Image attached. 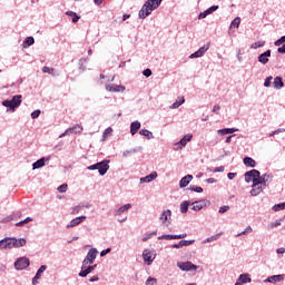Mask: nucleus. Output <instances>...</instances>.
I'll return each instance as SVG.
<instances>
[{
	"mask_svg": "<svg viewBox=\"0 0 285 285\" xmlns=\"http://www.w3.org/2000/svg\"><path fill=\"white\" fill-rule=\"evenodd\" d=\"M189 190H193L194 193H204V188L196 186H190Z\"/></svg>",
	"mask_w": 285,
	"mask_h": 285,
	"instance_id": "nucleus-57",
	"label": "nucleus"
},
{
	"mask_svg": "<svg viewBox=\"0 0 285 285\" xmlns=\"http://www.w3.org/2000/svg\"><path fill=\"white\" fill-rule=\"evenodd\" d=\"M273 86L276 90H282V88L284 87V80L282 79V77H276L274 79Z\"/></svg>",
	"mask_w": 285,
	"mask_h": 285,
	"instance_id": "nucleus-30",
	"label": "nucleus"
},
{
	"mask_svg": "<svg viewBox=\"0 0 285 285\" xmlns=\"http://www.w3.org/2000/svg\"><path fill=\"white\" fill-rule=\"evenodd\" d=\"M139 128H141V122L139 120H135L130 124V135L135 136L139 131Z\"/></svg>",
	"mask_w": 285,
	"mask_h": 285,
	"instance_id": "nucleus-24",
	"label": "nucleus"
},
{
	"mask_svg": "<svg viewBox=\"0 0 285 285\" xmlns=\"http://www.w3.org/2000/svg\"><path fill=\"white\" fill-rule=\"evenodd\" d=\"M250 233H253V227L247 226L243 232L236 234V237H242V235H250Z\"/></svg>",
	"mask_w": 285,
	"mask_h": 285,
	"instance_id": "nucleus-42",
	"label": "nucleus"
},
{
	"mask_svg": "<svg viewBox=\"0 0 285 285\" xmlns=\"http://www.w3.org/2000/svg\"><path fill=\"white\" fill-rule=\"evenodd\" d=\"M108 135H112V127H108L104 134H102V139L106 140L108 139Z\"/></svg>",
	"mask_w": 285,
	"mask_h": 285,
	"instance_id": "nucleus-47",
	"label": "nucleus"
},
{
	"mask_svg": "<svg viewBox=\"0 0 285 285\" xmlns=\"http://www.w3.org/2000/svg\"><path fill=\"white\" fill-rule=\"evenodd\" d=\"M274 213H279V210H285V203L276 204L272 207Z\"/></svg>",
	"mask_w": 285,
	"mask_h": 285,
	"instance_id": "nucleus-41",
	"label": "nucleus"
},
{
	"mask_svg": "<svg viewBox=\"0 0 285 285\" xmlns=\"http://www.w3.org/2000/svg\"><path fill=\"white\" fill-rule=\"evenodd\" d=\"M83 127L81 125H76L71 128H68L59 136V139H63V137L70 136V135H77L79 132H82Z\"/></svg>",
	"mask_w": 285,
	"mask_h": 285,
	"instance_id": "nucleus-8",
	"label": "nucleus"
},
{
	"mask_svg": "<svg viewBox=\"0 0 285 285\" xmlns=\"http://www.w3.org/2000/svg\"><path fill=\"white\" fill-rule=\"evenodd\" d=\"M30 222H32V217H27L26 219L17 223L16 226H24V224H30Z\"/></svg>",
	"mask_w": 285,
	"mask_h": 285,
	"instance_id": "nucleus-49",
	"label": "nucleus"
},
{
	"mask_svg": "<svg viewBox=\"0 0 285 285\" xmlns=\"http://www.w3.org/2000/svg\"><path fill=\"white\" fill-rule=\"evenodd\" d=\"M178 268H180V271H197V265L193 264L191 262H180L177 263Z\"/></svg>",
	"mask_w": 285,
	"mask_h": 285,
	"instance_id": "nucleus-12",
	"label": "nucleus"
},
{
	"mask_svg": "<svg viewBox=\"0 0 285 285\" xmlns=\"http://www.w3.org/2000/svg\"><path fill=\"white\" fill-rule=\"evenodd\" d=\"M191 210H196V212H199L202 210V208H204V203L202 202H194L191 203Z\"/></svg>",
	"mask_w": 285,
	"mask_h": 285,
	"instance_id": "nucleus-38",
	"label": "nucleus"
},
{
	"mask_svg": "<svg viewBox=\"0 0 285 285\" xmlns=\"http://www.w3.org/2000/svg\"><path fill=\"white\" fill-rule=\"evenodd\" d=\"M264 190V185H262L257 179H254V183L252 185V190L249 191L252 197H257V195H261Z\"/></svg>",
	"mask_w": 285,
	"mask_h": 285,
	"instance_id": "nucleus-10",
	"label": "nucleus"
},
{
	"mask_svg": "<svg viewBox=\"0 0 285 285\" xmlns=\"http://www.w3.org/2000/svg\"><path fill=\"white\" fill-rule=\"evenodd\" d=\"M266 45L265 41H257V42H254L250 48H253L254 50H257V48H264V46Z\"/></svg>",
	"mask_w": 285,
	"mask_h": 285,
	"instance_id": "nucleus-44",
	"label": "nucleus"
},
{
	"mask_svg": "<svg viewBox=\"0 0 285 285\" xmlns=\"http://www.w3.org/2000/svg\"><path fill=\"white\" fill-rule=\"evenodd\" d=\"M243 161H244L245 166H248L249 168H255V166L257 165L255 163V159H253L250 157H245Z\"/></svg>",
	"mask_w": 285,
	"mask_h": 285,
	"instance_id": "nucleus-36",
	"label": "nucleus"
},
{
	"mask_svg": "<svg viewBox=\"0 0 285 285\" xmlns=\"http://www.w3.org/2000/svg\"><path fill=\"white\" fill-rule=\"evenodd\" d=\"M95 268H97V264L95 265H89L87 267L83 268V265H81V271L79 272V277H88V275H90V273H92V271H95Z\"/></svg>",
	"mask_w": 285,
	"mask_h": 285,
	"instance_id": "nucleus-15",
	"label": "nucleus"
},
{
	"mask_svg": "<svg viewBox=\"0 0 285 285\" xmlns=\"http://www.w3.org/2000/svg\"><path fill=\"white\" fill-rule=\"evenodd\" d=\"M139 135H141L142 137H146V139H155V135H153V131L148 129H141L139 131Z\"/></svg>",
	"mask_w": 285,
	"mask_h": 285,
	"instance_id": "nucleus-33",
	"label": "nucleus"
},
{
	"mask_svg": "<svg viewBox=\"0 0 285 285\" xmlns=\"http://www.w3.org/2000/svg\"><path fill=\"white\" fill-rule=\"evenodd\" d=\"M47 268H48V266L41 265L35 276L38 277L39 279H41V275H43V273H46Z\"/></svg>",
	"mask_w": 285,
	"mask_h": 285,
	"instance_id": "nucleus-40",
	"label": "nucleus"
},
{
	"mask_svg": "<svg viewBox=\"0 0 285 285\" xmlns=\"http://www.w3.org/2000/svg\"><path fill=\"white\" fill-rule=\"evenodd\" d=\"M98 253H99V250H97V248L89 249L85 259L82 261V268L90 266V264H95Z\"/></svg>",
	"mask_w": 285,
	"mask_h": 285,
	"instance_id": "nucleus-4",
	"label": "nucleus"
},
{
	"mask_svg": "<svg viewBox=\"0 0 285 285\" xmlns=\"http://www.w3.org/2000/svg\"><path fill=\"white\" fill-rule=\"evenodd\" d=\"M229 210H230V206L224 205V206L219 207L218 213L220 215H224V213H228Z\"/></svg>",
	"mask_w": 285,
	"mask_h": 285,
	"instance_id": "nucleus-48",
	"label": "nucleus"
},
{
	"mask_svg": "<svg viewBox=\"0 0 285 285\" xmlns=\"http://www.w3.org/2000/svg\"><path fill=\"white\" fill-rule=\"evenodd\" d=\"M284 279V274L273 275L267 277L264 283L265 284H277V282H282Z\"/></svg>",
	"mask_w": 285,
	"mask_h": 285,
	"instance_id": "nucleus-18",
	"label": "nucleus"
},
{
	"mask_svg": "<svg viewBox=\"0 0 285 285\" xmlns=\"http://www.w3.org/2000/svg\"><path fill=\"white\" fill-rule=\"evenodd\" d=\"M158 239H166V240L175 239V235L165 234V235L159 236Z\"/></svg>",
	"mask_w": 285,
	"mask_h": 285,
	"instance_id": "nucleus-51",
	"label": "nucleus"
},
{
	"mask_svg": "<svg viewBox=\"0 0 285 285\" xmlns=\"http://www.w3.org/2000/svg\"><path fill=\"white\" fill-rule=\"evenodd\" d=\"M42 72H45L47 75H52L55 77V69H52L50 67H43Z\"/></svg>",
	"mask_w": 285,
	"mask_h": 285,
	"instance_id": "nucleus-52",
	"label": "nucleus"
},
{
	"mask_svg": "<svg viewBox=\"0 0 285 285\" xmlns=\"http://www.w3.org/2000/svg\"><path fill=\"white\" fill-rule=\"evenodd\" d=\"M83 210V207L81 206V203L72 208L71 214L72 215H79L80 212Z\"/></svg>",
	"mask_w": 285,
	"mask_h": 285,
	"instance_id": "nucleus-45",
	"label": "nucleus"
},
{
	"mask_svg": "<svg viewBox=\"0 0 285 285\" xmlns=\"http://www.w3.org/2000/svg\"><path fill=\"white\" fill-rule=\"evenodd\" d=\"M195 239L191 240H180L177 244L171 245V248H184V246H191Z\"/></svg>",
	"mask_w": 285,
	"mask_h": 285,
	"instance_id": "nucleus-27",
	"label": "nucleus"
},
{
	"mask_svg": "<svg viewBox=\"0 0 285 285\" xmlns=\"http://www.w3.org/2000/svg\"><path fill=\"white\" fill-rule=\"evenodd\" d=\"M105 88L108 92H125L126 91V87L121 86V85H106Z\"/></svg>",
	"mask_w": 285,
	"mask_h": 285,
	"instance_id": "nucleus-14",
	"label": "nucleus"
},
{
	"mask_svg": "<svg viewBox=\"0 0 285 285\" xmlns=\"http://www.w3.org/2000/svg\"><path fill=\"white\" fill-rule=\"evenodd\" d=\"M217 10H219V6H212L209 7L207 10L200 12L198 14V19H206V17H208V14H213V12H217Z\"/></svg>",
	"mask_w": 285,
	"mask_h": 285,
	"instance_id": "nucleus-16",
	"label": "nucleus"
},
{
	"mask_svg": "<svg viewBox=\"0 0 285 285\" xmlns=\"http://www.w3.org/2000/svg\"><path fill=\"white\" fill-rule=\"evenodd\" d=\"M58 193H66L68 190V184H62L57 188Z\"/></svg>",
	"mask_w": 285,
	"mask_h": 285,
	"instance_id": "nucleus-53",
	"label": "nucleus"
},
{
	"mask_svg": "<svg viewBox=\"0 0 285 285\" xmlns=\"http://www.w3.org/2000/svg\"><path fill=\"white\" fill-rule=\"evenodd\" d=\"M159 222L161 226H165V228H168V226L173 224V212L170 209L163 210L159 216Z\"/></svg>",
	"mask_w": 285,
	"mask_h": 285,
	"instance_id": "nucleus-3",
	"label": "nucleus"
},
{
	"mask_svg": "<svg viewBox=\"0 0 285 285\" xmlns=\"http://www.w3.org/2000/svg\"><path fill=\"white\" fill-rule=\"evenodd\" d=\"M271 179H273V175H271V174L262 175V173H261L258 176V179H256V180H258L259 184H262L264 186V188H266V184H268V181H271Z\"/></svg>",
	"mask_w": 285,
	"mask_h": 285,
	"instance_id": "nucleus-19",
	"label": "nucleus"
},
{
	"mask_svg": "<svg viewBox=\"0 0 285 285\" xmlns=\"http://www.w3.org/2000/svg\"><path fill=\"white\" fill-rule=\"evenodd\" d=\"M155 257H157V254L150 249H144L142 252V259L144 263L147 264V266H150L153 262H155Z\"/></svg>",
	"mask_w": 285,
	"mask_h": 285,
	"instance_id": "nucleus-7",
	"label": "nucleus"
},
{
	"mask_svg": "<svg viewBox=\"0 0 285 285\" xmlns=\"http://www.w3.org/2000/svg\"><path fill=\"white\" fill-rule=\"evenodd\" d=\"M154 235H157V232H153V233L146 234V235L141 238V242H148V239H153V236H154Z\"/></svg>",
	"mask_w": 285,
	"mask_h": 285,
	"instance_id": "nucleus-50",
	"label": "nucleus"
},
{
	"mask_svg": "<svg viewBox=\"0 0 285 285\" xmlns=\"http://www.w3.org/2000/svg\"><path fill=\"white\" fill-rule=\"evenodd\" d=\"M30 266V259L28 257H20L14 262L16 271H26Z\"/></svg>",
	"mask_w": 285,
	"mask_h": 285,
	"instance_id": "nucleus-6",
	"label": "nucleus"
},
{
	"mask_svg": "<svg viewBox=\"0 0 285 285\" xmlns=\"http://www.w3.org/2000/svg\"><path fill=\"white\" fill-rule=\"evenodd\" d=\"M239 23H242V18L237 17L232 21L230 28H239Z\"/></svg>",
	"mask_w": 285,
	"mask_h": 285,
	"instance_id": "nucleus-43",
	"label": "nucleus"
},
{
	"mask_svg": "<svg viewBox=\"0 0 285 285\" xmlns=\"http://www.w3.org/2000/svg\"><path fill=\"white\" fill-rule=\"evenodd\" d=\"M157 177V171H153L151 174L141 177L139 179L140 184H150V181H155V178Z\"/></svg>",
	"mask_w": 285,
	"mask_h": 285,
	"instance_id": "nucleus-20",
	"label": "nucleus"
},
{
	"mask_svg": "<svg viewBox=\"0 0 285 285\" xmlns=\"http://www.w3.org/2000/svg\"><path fill=\"white\" fill-rule=\"evenodd\" d=\"M189 141H193V134H187L179 140L183 148H186Z\"/></svg>",
	"mask_w": 285,
	"mask_h": 285,
	"instance_id": "nucleus-29",
	"label": "nucleus"
},
{
	"mask_svg": "<svg viewBox=\"0 0 285 285\" xmlns=\"http://www.w3.org/2000/svg\"><path fill=\"white\" fill-rule=\"evenodd\" d=\"M183 104H186V99L184 97H180L169 108H170V110H175V109L179 108V106H183Z\"/></svg>",
	"mask_w": 285,
	"mask_h": 285,
	"instance_id": "nucleus-32",
	"label": "nucleus"
},
{
	"mask_svg": "<svg viewBox=\"0 0 285 285\" xmlns=\"http://www.w3.org/2000/svg\"><path fill=\"white\" fill-rule=\"evenodd\" d=\"M0 250H12V238L6 237L0 240Z\"/></svg>",
	"mask_w": 285,
	"mask_h": 285,
	"instance_id": "nucleus-13",
	"label": "nucleus"
},
{
	"mask_svg": "<svg viewBox=\"0 0 285 285\" xmlns=\"http://www.w3.org/2000/svg\"><path fill=\"white\" fill-rule=\"evenodd\" d=\"M277 52H279V55H285V43L277 49Z\"/></svg>",
	"mask_w": 285,
	"mask_h": 285,
	"instance_id": "nucleus-64",
	"label": "nucleus"
},
{
	"mask_svg": "<svg viewBox=\"0 0 285 285\" xmlns=\"http://www.w3.org/2000/svg\"><path fill=\"white\" fill-rule=\"evenodd\" d=\"M277 226H282V219L276 220L275 223H272L268 228H277Z\"/></svg>",
	"mask_w": 285,
	"mask_h": 285,
	"instance_id": "nucleus-58",
	"label": "nucleus"
},
{
	"mask_svg": "<svg viewBox=\"0 0 285 285\" xmlns=\"http://www.w3.org/2000/svg\"><path fill=\"white\" fill-rule=\"evenodd\" d=\"M112 249L110 247H108L107 249H104L100 252V257H106V255H108V253H110Z\"/></svg>",
	"mask_w": 285,
	"mask_h": 285,
	"instance_id": "nucleus-61",
	"label": "nucleus"
},
{
	"mask_svg": "<svg viewBox=\"0 0 285 285\" xmlns=\"http://www.w3.org/2000/svg\"><path fill=\"white\" fill-rule=\"evenodd\" d=\"M2 106L14 112L21 106V95L13 96L11 100H3Z\"/></svg>",
	"mask_w": 285,
	"mask_h": 285,
	"instance_id": "nucleus-2",
	"label": "nucleus"
},
{
	"mask_svg": "<svg viewBox=\"0 0 285 285\" xmlns=\"http://www.w3.org/2000/svg\"><path fill=\"white\" fill-rule=\"evenodd\" d=\"M139 150H141V147L129 149V150H125L122 153V157H130V155H135V153H139Z\"/></svg>",
	"mask_w": 285,
	"mask_h": 285,
	"instance_id": "nucleus-37",
	"label": "nucleus"
},
{
	"mask_svg": "<svg viewBox=\"0 0 285 285\" xmlns=\"http://www.w3.org/2000/svg\"><path fill=\"white\" fill-rule=\"evenodd\" d=\"M259 170L257 169H252L249 171L245 173V181L247 184H250V181H253V184L255 183V179H259Z\"/></svg>",
	"mask_w": 285,
	"mask_h": 285,
	"instance_id": "nucleus-11",
	"label": "nucleus"
},
{
	"mask_svg": "<svg viewBox=\"0 0 285 285\" xmlns=\"http://www.w3.org/2000/svg\"><path fill=\"white\" fill-rule=\"evenodd\" d=\"M161 1L164 0H147L146 3H149V6L154 9L157 10L161 6Z\"/></svg>",
	"mask_w": 285,
	"mask_h": 285,
	"instance_id": "nucleus-35",
	"label": "nucleus"
},
{
	"mask_svg": "<svg viewBox=\"0 0 285 285\" xmlns=\"http://www.w3.org/2000/svg\"><path fill=\"white\" fill-rule=\"evenodd\" d=\"M285 43V36L281 37L278 40L275 41V46H283Z\"/></svg>",
	"mask_w": 285,
	"mask_h": 285,
	"instance_id": "nucleus-60",
	"label": "nucleus"
},
{
	"mask_svg": "<svg viewBox=\"0 0 285 285\" xmlns=\"http://www.w3.org/2000/svg\"><path fill=\"white\" fill-rule=\"evenodd\" d=\"M190 204V200H185L180 204V213L186 214L188 213V206Z\"/></svg>",
	"mask_w": 285,
	"mask_h": 285,
	"instance_id": "nucleus-39",
	"label": "nucleus"
},
{
	"mask_svg": "<svg viewBox=\"0 0 285 285\" xmlns=\"http://www.w3.org/2000/svg\"><path fill=\"white\" fill-rule=\"evenodd\" d=\"M129 208H132L131 204H126V205L120 206L118 209L115 210L116 217H121V215H124V213H128Z\"/></svg>",
	"mask_w": 285,
	"mask_h": 285,
	"instance_id": "nucleus-21",
	"label": "nucleus"
},
{
	"mask_svg": "<svg viewBox=\"0 0 285 285\" xmlns=\"http://www.w3.org/2000/svg\"><path fill=\"white\" fill-rule=\"evenodd\" d=\"M110 160H101L87 167V170H98L99 175L104 177L110 170Z\"/></svg>",
	"mask_w": 285,
	"mask_h": 285,
	"instance_id": "nucleus-1",
	"label": "nucleus"
},
{
	"mask_svg": "<svg viewBox=\"0 0 285 285\" xmlns=\"http://www.w3.org/2000/svg\"><path fill=\"white\" fill-rule=\"evenodd\" d=\"M145 285H157V278L149 276L145 282Z\"/></svg>",
	"mask_w": 285,
	"mask_h": 285,
	"instance_id": "nucleus-46",
	"label": "nucleus"
},
{
	"mask_svg": "<svg viewBox=\"0 0 285 285\" xmlns=\"http://www.w3.org/2000/svg\"><path fill=\"white\" fill-rule=\"evenodd\" d=\"M190 181H193V175H186L184 176L180 181H179V187L180 188H186V186H188V184H190Z\"/></svg>",
	"mask_w": 285,
	"mask_h": 285,
	"instance_id": "nucleus-25",
	"label": "nucleus"
},
{
	"mask_svg": "<svg viewBox=\"0 0 285 285\" xmlns=\"http://www.w3.org/2000/svg\"><path fill=\"white\" fill-rule=\"evenodd\" d=\"M219 237H222V233L215 234V235L204 239L202 242V244H210V242H217V239H219Z\"/></svg>",
	"mask_w": 285,
	"mask_h": 285,
	"instance_id": "nucleus-34",
	"label": "nucleus"
},
{
	"mask_svg": "<svg viewBox=\"0 0 285 285\" xmlns=\"http://www.w3.org/2000/svg\"><path fill=\"white\" fill-rule=\"evenodd\" d=\"M142 75H144V77H151V76H153V70H150V69H145V70L142 71Z\"/></svg>",
	"mask_w": 285,
	"mask_h": 285,
	"instance_id": "nucleus-62",
	"label": "nucleus"
},
{
	"mask_svg": "<svg viewBox=\"0 0 285 285\" xmlns=\"http://www.w3.org/2000/svg\"><path fill=\"white\" fill-rule=\"evenodd\" d=\"M268 57H271V49L258 56L259 63L266 65L268 62Z\"/></svg>",
	"mask_w": 285,
	"mask_h": 285,
	"instance_id": "nucleus-26",
	"label": "nucleus"
},
{
	"mask_svg": "<svg viewBox=\"0 0 285 285\" xmlns=\"http://www.w3.org/2000/svg\"><path fill=\"white\" fill-rule=\"evenodd\" d=\"M155 9L150 6V2H145L141 9L138 12L139 19H146L147 17H150L153 14Z\"/></svg>",
	"mask_w": 285,
	"mask_h": 285,
	"instance_id": "nucleus-5",
	"label": "nucleus"
},
{
	"mask_svg": "<svg viewBox=\"0 0 285 285\" xmlns=\"http://www.w3.org/2000/svg\"><path fill=\"white\" fill-rule=\"evenodd\" d=\"M272 81H273V76L267 77V78L265 79V81H264L265 88H271Z\"/></svg>",
	"mask_w": 285,
	"mask_h": 285,
	"instance_id": "nucleus-55",
	"label": "nucleus"
},
{
	"mask_svg": "<svg viewBox=\"0 0 285 285\" xmlns=\"http://www.w3.org/2000/svg\"><path fill=\"white\" fill-rule=\"evenodd\" d=\"M24 43L27 46H35V38L33 37H27L24 40Z\"/></svg>",
	"mask_w": 285,
	"mask_h": 285,
	"instance_id": "nucleus-54",
	"label": "nucleus"
},
{
	"mask_svg": "<svg viewBox=\"0 0 285 285\" xmlns=\"http://www.w3.org/2000/svg\"><path fill=\"white\" fill-rule=\"evenodd\" d=\"M233 132H239V129L237 128H224L218 129L217 135H233Z\"/></svg>",
	"mask_w": 285,
	"mask_h": 285,
	"instance_id": "nucleus-28",
	"label": "nucleus"
},
{
	"mask_svg": "<svg viewBox=\"0 0 285 285\" xmlns=\"http://www.w3.org/2000/svg\"><path fill=\"white\" fill-rule=\"evenodd\" d=\"M250 282H252V278L249 274H240L235 285L250 284Z\"/></svg>",
	"mask_w": 285,
	"mask_h": 285,
	"instance_id": "nucleus-17",
	"label": "nucleus"
},
{
	"mask_svg": "<svg viewBox=\"0 0 285 285\" xmlns=\"http://www.w3.org/2000/svg\"><path fill=\"white\" fill-rule=\"evenodd\" d=\"M46 166V158H40L36 163L32 164V169L37 170L39 168H43Z\"/></svg>",
	"mask_w": 285,
	"mask_h": 285,
	"instance_id": "nucleus-31",
	"label": "nucleus"
},
{
	"mask_svg": "<svg viewBox=\"0 0 285 285\" xmlns=\"http://www.w3.org/2000/svg\"><path fill=\"white\" fill-rule=\"evenodd\" d=\"M86 216H79L70 220V223L67 225V228H75V226H79L81 222H85Z\"/></svg>",
	"mask_w": 285,
	"mask_h": 285,
	"instance_id": "nucleus-22",
	"label": "nucleus"
},
{
	"mask_svg": "<svg viewBox=\"0 0 285 285\" xmlns=\"http://www.w3.org/2000/svg\"><path fill=\"white\" fill-rule=\"evenodd\" d=\"M208 50H210V43H206L200 47L196 52L189 56V59H199L200 57H204Z\"/></svg>",
	"mask_w": 285,
	"mask_h": 285,
	"instance_id": "nucleus-9",
	"label": "nucleus"
},
{
	"mask_svg": "<svg viewBox=\"0 0 285 285\" xmlns=\"http://www.w3.org/2000/svg\"><path fill=\"white\" fill-rule=\"evenodd\" d=\"M173 149L174 150H183L184 149V145H181L179 141L175 142Z\"/></svg>",
	"mask_w": 285,
	"mask_h": 285,
	"instance_id": "nucleus-59",
	"label": "nucleus"
},
{
	"mask_svg": "<svg viewBox=\"0 0 285 285\" xmlns=\"http://www.w3.org/2000/svg\"><path fill=\"white\" fill-rule=\"evenodd\" d=\"M39 115H41V110L37 109L31 112V119H39Z\"/></svg>",
	"mask_w": 285,
	"mask_h": 285,
	"instance_id": "nucleus-56",
	"label": "nucleus"
},
{
	"mask_svg": "<svg viewBox=\"0 0 285 285\" xmlns=\"http://www.w3.org/2000/svg\"><path fill=\"white\" fill-rule=\"evenodd\" d=\"M225 170V167L224 166H220V167H216L213 169V173H224Z\"/></svg>",
	"mask_w": 285,
	"mask_h": 285,
	"instance_id": "nucleus-63",
	"label": "nucleus"
},
{
	"mask_svg": "<svg viewBox=\"0 0 285 285\" xmlns=\"http://www.w3.org/2000/svg\"><path fill=\"white\" fill-rule=\"evenodd\" d=\"M26 238H12V248H22V246H26Z\"/></svg>",
	"mask_w": 285,
	"mask_h": 285,
	"instance_id": "nucleus-23",
	"label": "nucleus"
}]
</instances>
